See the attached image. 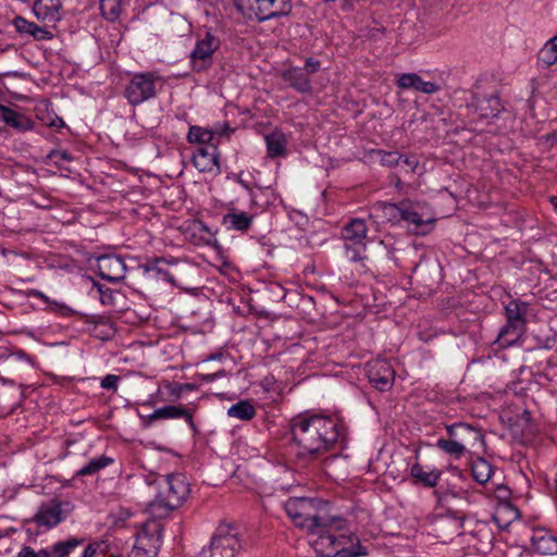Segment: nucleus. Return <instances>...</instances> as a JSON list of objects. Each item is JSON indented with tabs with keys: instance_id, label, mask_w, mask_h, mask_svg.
<instances>
[{
	"instance_id": "nucleus-1",
	"label": "nucleus",
	"mask_w": 557,
	"mask_h": 557,
	"mask_svg": "<svg viewBox=\"0 0 557 557\" xmlns=\"http://www.w3.org/2000/svg\"><path fill=\"white\" fill-rule=\"evenodd\" d=\"M290 432L299 447L297 458L311 461L333 450L344 440L345 426L336 417L305 413L292 419Z\"/></svg>"
},
{
	"instance_id": "nucleus-2",
	"label": "nucleus",
	"mask_w": 557,
	"mask_h": 557,
	"mask_svg": "<svg viewBox=\"0 0 557 557\" xmlns=\"http://www.w3.org/2000/svg\"><path fill=\"white\" fill-rule=\"evenodd\" d=\"M284 508L297 528L318 536L314 542L317 549L336 548L335 532L345 529V520L329 513L326 503L306 497L289 498Z\"/></svg>"
},
{
	"instance_id": "nucleus-3",
	"label": "nucleus",
	"mask_w": 557,
	"mask_h": 557,
	"mask_svg": "<svg viewBox=\"0 0 557 557\" xmlns=\"http://www.w3.org/2000/svg\"><path fill=\"white\" fill-rule=\"evenodd\" d=\"M154 483L158 493L147 506V511L153 519L168 517L186 500L190 493V484L182 473L161 475Z\"/></svg>"
},
{
	"instance_id": "nucleus-4",
	"label": "nucleus",
	"mask_w": 557,
	"mask_h": 557,
	"mask_svg": "<svg viewBox=\"0 0 557 557\" xmlns=\"http://www.w3.org/2000/svg\"><path fill=\"white\" fill-rule=\"evenodd\" d=\"M237 10L248 20L264 22L289 15L290 0H237Z\"/></svg>"
},
{
	"instance_id": "nucleus-5",
	"label": "nucleus",
	"mask_w": 557,
	"mask_h": 557,
	"mask_svg": "<svg viewBox=\"0 0 557 557\" xmlns=\"http://www.w3.org/2000/svg\"><path fill=\"white\" fill-rule=\"evenodd\" d=\"M344 252L347 260L358 262L363 259L367 248L368 227L362 219H351L341 231Z\"/></svg>"
},
{
	"instance_id": "nucleus-6",
	"label": "nucleus",
	"mask_w": 557,
	"mask_h": 557,
	"mask_svg": "<svg viewBox=\"0 0 557 557\" xmlns=\"http://www.w3.org/2000/svg\"><path fill=\"white\" fill-rule=\"evenodd\" d=\"M239 533L235 525L220 524L208 548L201 552V557H234L240 548Z\"/></svg>"
},
{
	"instance_id": "nucleus-7",
	"label": "nucleus",
	"mask_w": 557,
	"mask_h": 557,
	"mask_svg": "<svg viewBox=\"0 0 557 557\" xmlns=\"http://www.w3.org/2000/svg\"><path fill=\"white\" fill-rule=\"evenodd\" d=\"M158 77L152 72L136 73L124 89V97L131 106H139L157 95Z\"/></svg>"
},
{
	"instance_id": "nucleus-8",
	"label": "nucleus",
	"mask_w": 557,
	"mask_h": 557,
	"mask_svg": "<svg viewBox=\"0 0 557 557\" xmlns=\"http://www.w3.org/2000/svg\"><path fill=\"white\" fill-rule=\"evenodd\" d=\"M221 41L211 32H206L203 37H198L195 48L191 50L190 65L195 72H205L213 63V53L220 48Z\"/></svg>"
},
{
	"instance_id": "nucleus-9",
	"label": "nucleus",
	"mask_w": 557,
	"mask_h": 557,
	"mask_svg": "<svg viewBox=\"0 0 557 557\" xmlns=\"http://www.w3.org/2000/svg\"><path fill=\"white\" fill-rule=\"evenodd\" d=\"M30 369L32 362L25 352L21 350L12 352L5 347H0L1 379L14 381L16 377H20L22 372Z\"/></svg>"
},
{
	"instance_id": "nucleus-10",
	"label": "nucleus",
	"mask_w": 557,
	"mask_h": 557,
	"mask_svg": "<svg viewBox=\"0 0 557 557\" xmlns=\"http://www.w3.org/2000/svg\"><path fill=\"white\" fill-rule=\"evenodd\" d=\"M146 525L138 532L133 549L128 557H156L161 546V531L159 524L153 523L152 529Z\"/></svg>"
},
{
	"instance_id": "nucleus-11",
	"label": "nucleus",
	"mask_w": 557,
	"mask_h": 557,
	"mask_svg": "<svg viewBox=\"0 0 557 557\" xmlns=\"http://www.w3.org/2000/svg\"><path fill=\"white\" fill-rule=\"evenodd\" d=\"M369 382L377 391L385 392L392 388L395 381V371L386 360H372L366 364Z\"/></svg>"
},
{
	"instance_id": "nucleus-12",
	"label": "nucleus",
	"mask_w": 557,
	"mask_h": 557,
	"mask_svg": "<svg viewBox=\"0 0 557 557\" xmlns=\"http://www.w3.org/2000/svg\"><path fill=\"white\" fill-rule=\"evenodd\" d=\"M220 152L216 144H209L196 149L193 154V163L195 168L202 173L213 172L221 173Z\"/></svg>"
},
{
	"instance_id": "nucleus-13",
	"label": "nucleus",
	"mask_w": 557,
	"mask_h": 557,
	"mask_svg": "<svg viewBox=\"0 0 557 557\" xmlns=\"http://www.w3.org/2000/svg\"><path fill=\"white\" fill-rule=\"evenodd\" d=\"M469 107L481 119H494L503 110L499 97L495 92L490 95L474 94Z\"/></svg>"
},
{
	"instance_id": "nucleus-14",
	"label": "nucleus",
	"mask_w": 557,
	"mask_h": 557,
	"mask_svg": "<svg viewBox=\"0 0 557 557\" xmlns=\"http://www.w3.org/2000/svg\"><path fill=\"white\" fill-rule=\"evenodd\" d=\"M183 418L188 423L190 429L194 432H197V428L193 420V414L189 410L180 407V406H164L161 408L156 409L151 414L148 416H140V419L143 420V423L146 428H149L151 423L156 420L160 419H178Z\"/></svg>"
},
{
	"instance_id": "nucleus-15",
	"label": "nucleus",
	"mask_w": 557,
	"mask_h": 557,
	"mask_svg": "<svg viewBox=\"0 0 557 557\" xmlns=\"http://www.w3.org/2000/svg\"><path fill=\"white\" fill-rule=\"evenodd\" d=\"M62 506V503L57 500L42 504L39 507L37 513L34 516V522H36L39 527H45L47 529H51L58 525L65 519V513Z\"/></svg>"
},
{
	"instance_id": "nucleus-16",
	"label": "nucleus",
	"mask_w": 557,
	"mask_h": 557,
	"mask_svg": "<svg viewBox=\"0 0 557 557\" xmlns=\"http://www.w3.org/2000/svg\"><path fill=\"white\" fill-rule=\"evenodd\" d=\"M448 437L457 443H461L467 448L468 445L474 446L478 442H482L484 436L479 429L468 423H453L446 425Z\"/></svg>"
},
{
	"instance_id": "nucleus-17",
	"label": "nucleus",
	"mask_w": 557,
	"mask_h": 557,
	"mask_svg": "<svg viewBox=\"0 0 557 557\" xmlns=\"http://www.w3.org/2000/svg\"><path fill=\"white\" fill-rule=\"evenodd\" d=\"M126 265L117 256H101L98 259L99 275L109 282H120L124 278Z\"/></svg>"
},
{
	"instance_id": "nucleus-18",
	"label": "nucleus",
	"mask_w": 557,
	"mask_h": 557,
	"mask_svg": "<svg viewBox=\"0 0 557 557\" xmlns=\"http://www.w3.org/2000/svg\"><path fill=\"white\" fill-rule=\"evenodd\" d=\"M531 547L542 556L557 555V536L546 529H534L531 536Z\"/></svg>"
},
{
	"instance_id": "nucleus-19",
	"label": "nucleus",
	"mask_w": 557,
	"mask_h": 557,
	"mask_svg": "<svg viewBox=\"0 0 557 557\" xmlns=\"http://www.w3.org/2000/svg\"><path fill=\"white\" fill-rule=\"evenodd\" d=\"M397 86L401 89H413L426 95L437 92L441 87L435 82H425L417 73H404L397 78Z\"/></svg>"
},
{
	"instance_id": "nucleus-20",
	"label": "nucleus",
	"mask_w": 557,
	"mask_h": 557,
	"mask_svg": "<svg viewBox=\"0 0 557 557\" xmlns=\"http://www.w3.org/2000/svg\"><path fill=\"white\" fill-rule=\"evenodd\" d=\"M61 0H35L33 12L38 21L57 23L61 20Z\"/></svg>"
},
{
	"instance_id": "nucleus-21",
	"label": "nucleus",
	"mask_w": 557,
	"mask_h": 557,
	"mask_svg": "<svg viewBox=\"0 0 557 557\" xmlns=\"http://www.w3.org/2000/svg\"><path fill=\"white\" fill-rule=\"evenodd\" d=\"M282 78L292 88L301 92L310 94L312 91V84L307 73L299 66H290L282 73Z\"/></svg>"
},
{
	"instance_id": "nucleus-22",
	"label": "nucleus",
	"mask_w": 557,
	"mask_h": 557,
	"mask_svg": "<svg viewBox=\"0 0 557 557\" xmlns=\"http://www.w3.org/2000/svg\"><path fill=\"white\" fill-rule=\"evenodd\" d=\"M0 121L17 132H27L34 128V122L23 113L0 104Z\"/></svg>"
},
{
	"instance_id": "nucleus-23",
	"label": "nucleus",
	"mask_w": 557,
	"mask_h": 557,
	"mask_svg": "<svg viewBox=\"0 0 557 557\" xmlns=\"http://www.w3.org/2000/svg\"><path fill=\"white\" fill-rule=\"evenodd\" d=\"M12 25L18 34L32 36L35 40H50L53 37L51 32L21 15L14 16Z\"/></svg>"
},
{
	"instance_id": "nucleus-24",
	"label": "nucleus",
	"mask_w": 557,
	"mask_h": 557,
	"mask_svg": "<svg viewBox=\"0 0 557 557\" xmlns=\"http://www.w3.org/2000/svg\"><path fill=\"white\" fill-rule=\"evenodd\" d=\"M253 222V215L248 214L244 211L231 209L226 214L223 215L222 224L231 231L245 232L250 228Z\"/></svg>"
},
{
	"instance_id": "nucleus-25",
	"label": "nucleus",
	"mask_w": 557,
	"mask_h": 557,
	"mask_svg": "<svg viewBox=\"0 0 557 557\" xmlns=\"http://www.w3.org/2000/svg\"><path fill=\"white\" fill-rule=\"evenodd\" d=\"M406 203H392L377 201L373 205L372 210L376 216H382L391 223H399L403 221Z\"/></svg>"
},
{
	"instance_id": "nucleus-26",
	"label": "nucleus",
	"mask_w": 557,
	"mask_h": 557,
	"mask_svg": "<svg viewBox=\"0 0 557 557\" xmlns=\"http://www.w3.org/2000/svg\"><path fill=\"white\" fill-rule=\"evenodd\" d=\"M524 332L525 325L506 322V324L500 329L495 343L503 348L512 346L521 338Z\"/></svg>"
},
{
	"instance_id": "nucleus-27",
	"label": "nucleus",
	"mask_w": 557,
	"mask_h": 557,
	"mask_svg": "<svg viewBox=\"0 0 557 557\" xmlns=\"http://www.w3.org/2000/svg\"><path fill=\"white\" fill-rule=\"evenodd\" d=\"M403 221L407 222L410 230L417 235L428 234L434 223L433 219H422L421 215L408 205H406Z\"/></svg>"
},
{
	"instance_id": "nucleus-28",
	"label": "nucleus",
	"mask_w": 557,
	"mask_h": 557,
	"mask_svg": "<svg viewBox=\"0 0 557 557\" xmlns=\"http://www.w3.org/2000/svg\"><path fill=\"white\" fill-rule=\"evenodd\" d=\"M177 263V259L175 258H164V257H154L147 259L145 263L140 265L145 273L156 272L158 275L162 276V278L166 282L173 283V275L163 268V265H170Z\"/></svg>"
},
{
	"instance_id": "nucleus-29",
	"label": "nucleus",
	"mask_w": 557,
	"mask_h": 557,
	"mask_svg": "<svg viewBox=\"0 0 557 557\" xmlns=\"http://www.w3.org/2000/svg\"><path fill=\"white\" fill-rule=\"evenodd\" d=\"M267 153L269 158H278L286 154V137L280 131H274L264 136Z\"/></svg>"
},
{
	"instance_id": "nucleus-30",
	"label": "nucleus",
	"mask_w": 557,
	"mask_h": 557,
	"mask_svg": "<svg viewBox=\"0 0 557 557\" xmlns=\"http://www.w3.org/2000/svg\"><path fill=\"white\" fill-rule=\"evenodd\" d=\"M411 476L424 486L434 487L437 485L442 472L440 470H425L420 463H414L410 469Z\"/></svg>"
},
{
	"instance_id": "nucleus-31",
	"label": "nucleus",
	"mask_w": 557,
	"mask_h": 557,
	"mask_svg": "<svg viewBox=\"0 0 557 557\" xmlns=\"http://www.w3.org/2000/svg\"><path fill=\"white\" fill-rule=\"evenodd\" d=\"M529 308V304L521 301L520 299L510 300L505 306V315L507 322H513L519 324H527L525 314Z\"/></svg>"
},
{
	"instance_id": "nucleus-32",
	"label": "nucleus",
	"mask_w": 557,
	"mask_h": 557,
	"mask_svg": "<svg viewBox=\"0 0 557 557\" xmlns=\"http://www.w3.org/2000/svg\"><path fill=\"white\" fill-rule=\"evenodd\" d=\"M84 543L83 539L70 537L59 541L52 546L47 547L48 557H67L76 547Z\"/></svg>"
},
{
	"instance_id": "nucleus-33",
	"label": "nucleus",
	"mask_w": 557,
	"mask_h": 557,
	"mask_svg": "<svg viewBox=\"0 0 557 557\" xmlns=\"http://www.w3.org/2000/svg\"><path fill=\"white\" fill-rule=\"evenodd\" d=\"M537 62L548 67L557 62V35L550 38L537 53Z\"/></svg>"
},
{
	"instance_id": "nucleus-34",
	"label": "nucleus",
	"mask_w": 557,
	"mask_h": 557,
	"mask_svg": "<svg viewBox=\"0 0 557 557\" xmlns=\"http://www.w3.org/2000/svg\"><path fill=\"white\" fill-rule=\"evenodd\" d=\"M187 141L190 144H199L207 146L213 144L214 138L213 129H208L198 125H191L187 133Z\"/></svg>"
},
{
	"instance_id": "nucleus-35",
	"label": "nucleus",
	"mask_w": 557,
	"mask_h": 557,
	"mask_svg": "<svg viewBox=\"0 0 557 557\" xmlns=\"http://www.w3.org/2000/svg\"><path fill=\"white\" fill-rule=\"evenodd\" d=\"M227 414L232 418L248 421L256 416V409L250 401L240 400L228 408Z\"/></svg>"
},
{
	"instance_id": "nucleus-36",
	"label": "nucleus",
	"mask_w": 557,
	"mask_h": 557,
	"mask_svg": "<svg viewBox=\"0 0 557 557\" xmlns=\"http://www.w3.org/2000/svg\"><path fill=\"white\" fill-rule=\"evenodd\" d=\"M493 468L490 462H487L484 458L479 457L472 463V475L473 479L480 483H486L492 475Z\"/></svg>"
},
{
	"instance_id": "nucleus-37",
	"label": "nucleus",
	"mask_w": 557,
	"mask_h": 557,
	"mask_svg": "<svg viewBox=\"0 0 557 557\" xmlns=\"http://www.w3.org/2000/svg\"><path fill=\"white\" fill-rule=\"evenodd\" d=\"M113 462V459L110 457H107L104 455L98 456L96 458L90 459L84 467H82L76 475L84 476V475H91L100 471L101 469L106 468L107 466L111 465Z\"/></svg>"
},
{
	"instance_id": "nucleus-38",
	"label": "nucleus",
	"mask_w": 557,
	"mask_h": 557,
	"mask_svg": "<svg viewBox=\"0 0 557 557\" xmlns=\"http://www.w3.org/2000/svg\"><path fill=\"white\" fill-rule=\"evenodd\" d=\"M435 446L455 459H459L467 451V448L462 446L461 443H457V441H454L450 437L438 438Z\"/></svg>"
},
{
	"instance_id": "nucleus-39",
	"label": "nucleus",
	"mask_w": 557,
	"mask_h": 557,
	"mask_svg": "<svg viewBox=\"0 0 557 557\" xmlns=\"http://www.w3.org/2000/svg\"><path fill=\"white\" fill-rule=\"evenodd\" d=\"M102 15L111 22L119 18L121 14V0H99Z\"/></svg>"
},
{
	"instance_id": "nucleus-40",
	"label": "nucleus",
	"mask_w": 557,
	"mask_h": 557,
	"mask_svg": "<svg viewBox=\"0 0 557 557\" xmlns=\"http://www.w3.org/2000/svg\"><path fill=\"white\" fill-rule=\"evenodd\" d=\"M110 543L107 540L97 541L86 546L83 557H107L110 550Z\"/></svg>"
},
{
	"instance_id": "nucleus-41",
	"label": "nucleus",
	"mask_w": 557,
	"mask_h": 557,
	"mask_svg": "<svg viewBox=\"0 0 557 557\" xmlns=\"http://www.w3.org/2000/svg\"><path fill=\"white\" fill-rule=\"evenodd\" d=\"M28 296L41 299L45 304L49 305L52 310L61 312L62 314H67L71 311L67 306L61 305L54 300L51 301L42 292L38 289H30L28 292Z\"/></svg>"
},
{
	"instance_id": "nucleus-42",
	"label": "nucleus",
	"mask_w": 557,
	"mask_h": 557,
	"mask_svg": "<svg viewBox=\"0 0 557 557\" xmlns=\"http://www.w3.org/2000/svg\"><path fill=\"white\" fill-rule=\"evenodd\" d=\"M381 163L388 168L401 165V153L397 151L383 152Z\"/></svg>"
},
{
	"instance_id": "nucleus-43",
	"label": "nucleus",
	"mask_w": 557,
	"mask_h": 557,
	"mask_svg": "<svg viewBox=\"0 0 557 557\" xmlns=\"http://www.w3.org/2000/svg\"><path fill=\"white\" fill-rule=\"evenodd\" d=\"M95 286L100 294L101 304L112 306L115 302V293L111 288H106L99 283H95Z\"/></svg>"
},
{
	"instance_id": "nucleus-44",
	"label": "nucleus",
	"mask_w": 557,
	"mask_h": 557,
	"mask_svg": "<svg viewBox=\"0 0 557 557\" xmlns=\"http://www.w3.org/2000/svg\"><path fill=\"white\" fill-rule=\"evenodd\" d=\"M17 557H48V555L47 549L45 548L35 550L33 547L28 545H23L20 552L17 553Z\"/></svg>"
},
{
	"instance_id": "nucleus-45",
	"label": "nucleus",
	"mask_w": 557,
	"mask_h": 557,
	"mask_svg": "<svg viewBox=\"0 0 557 557\" xmlns=\"http://www.w3.org/2000/svg\"><path fill=\"white\" fill-rule=\"evenodd\" d=\"M308 76L315 74L321 69V61L312 57L306 58L305 65L301 67Z\"/></svg>"
},
{
	"instance_id": "nucleus-46",
	"label": "nucleus",
	"mask_w": 557,
	"mask_h": 557,
	"mask_svg": "<svg viewBox=\"0 0 557 557\" xmlns=\"http://www.w3.org/2000/svg\"><path fill=\"white\" fill-rule=\"evenodd\" d=\"M476 533L481 534V539L480 541L485 543V544H491L493 539H494V535H493V532L490 530V528L487 527L486 523H479L476 525Z\"/></svg>"
},
{
	"instance_id": "nucleus-47",
	"label": "nucleus",
	"mask_w": 557,
	"mask_h": 557,
	"mask_svg": "<svg viewBox=\"0 0 557 557\" xmlns=\"http://www.w3.org/2000/svg\"><path fill=\"white\" fill-rule=\"evenodd\" d=\"M120 376L115 374H108L101 380V387L109 391H116Z\"/></svg>"
},
{
	"instance_id": "nucleus-48",
	"label": "nucleus",
	"mask_w": 557,
	"mask_h": 557,
	"mask_svg": "<svg viewBox=\"0 0 557 557\" xmlns=\"http://www.w3.org/2000/svg\"><path fill=\"white\" fill-rule=\"evenodd\" d=\"M418 164L419 162L414 157H407L401 154V168H406L407 170L413 172Z\"/></svg>"
},
{
	"instance_id": "nucleus-49",
	"label": "nucleus",
	"mask_w": 557,
	"mask_h": 557,
	"mask_svg": "<svg viewBox=\"0 0 557 557\" xmlns=\"http://www.w3.org/2000/svg\"><path fill=\"white\" fill-rule=\"evenodd\" d=\"M235 181L249 193L251 202L253 205H256L257 201H256V197H255V194L252 191V188L250 187L249 183H247L246 181L243 180L242 173L235 175Z\"/></svg>"
},
{
	"instance_id": "nucleus-50",
	"label": "nucleus",
	"mask_w": 557,
	"mask_h": 557,
	"mask_svg": "<svg viewBox=\"0 0 557 557\" xmlns=\"http://www.w3.org/2000/svg\"><path fill=\"white\" fill-rule=\"evenodd\" d=\"M224 375H225V371L221 370V371H218L215 373L197 374V377H199V380L201 382L210 383V382H213L214 380H216L219 377H222Z\"/></svg>"
},
{
	"instance_id": "nucleus-51",
	"label": "nucleus",
	"mask_w": 557,
	"mask_h": 557,
	"mask_svg": "<svg viewBox=\"0 0 557 557\" xmlns=\"http://www.w3.org/2000/svg\"><path fill=\"white\" fill-rule=\"evenodd\" d=\"M166 388L169 389L171 395H174L175 397H180L181 394L184 392L182 384L180 383H169L166 385Z\"/></svg>"
},
{
	"instance_id": "nucleus-52",
	"label": "nucleus",
	"mask_w": 557,
	"mask_h": 557,
	"mask_svg": "<svg viewBox=\"0 0 557 557\" xmlns=\"http://www.w3.org/2000/svg\"><path fill=\"white\" fill-rule=\"evenodd\" d=\"M510 495V491L506 486H498L497 487V497L500 499H506Z\"/></svg>"
},
{
	"instance_id": "nucleus-53",
	"label": "nucleus",
	"mask_w": 557,
	"mask_h": 557,
	"mask_svg": "<svg viewBox=\"0 0 557 557\" xmlns=\"http://www.w3.org/2000/svg\"><path fill=\"white\" fill-rule=\"evenodd\" d=\"M49 125L50 126H53V127H57V128H62L65 126V123L64 121L59 117V116H55L54 119H52L50 122H49Z\"/></svg>"
},
{
	"instance_id": "nucleus-54",
	"label": "nucleus",
	"mask_w": 557,
	"mask_h": 557,
	"mask_svg": "<svg viewBox=\"0 0 557 557\" xmlns=\"http://www.w3.org/2000/svg\"><path fill=\"white\" fill-rule=\"evenodd\" d=\"M503 508L507 511H510L512 515H513V518H518L519 517V511L517 508H515L511 504L509 503H506L504 504Z\"/></svg>"
},
{
	"instance_id": "nucleus-55",
	"label": "nucleus",
	"mask_w": 557,
	"mask_h": 557,
	"mask_svg": "<svg viewBox=\"0 0 557 557\" xmlns=\"http://www.w3.org/2000/svg\"><path fill=\"white\" fill-rule=\"evenodd\" d=\"M213 132H214V134H218L221 136V135L227 134L233 131L230 128L228 123H225L224 126L222 127V129L215 128Z\"/></svg>"
},
{
	"instance_id": "nucleus-56",
	"label": "nucleus",
	"mask_w": 557,
	"mask_h": 557,
	"mask_svg": "<svg viewBox=\"0 0 557 557\" xmlns=\"http://www.w3.org/2000/svg\"><path fill=\"white\" fill-rule=\"evenodd\" d=\"M55 154L60 156V158L62 160H66V161H70L72 160L70 153L67 151H60V152H54Z\"/></svg>"
},
{
	"instance_id": "nucleus-57",
	"label": "nucleus",
	"mask_w": 557,
	"mask_h": 557,
	"mask_svg": "<svg viewBox=\"0 0 557 557\" xmlns=\"http://www.w3.org/2000/svg\"><path fill=\"white\" fill-rule=\"evenodd\" d=\"M182 387H183V391H193L195 388V385L190 384V383H185V384H182Z\"/></svg>"
},
{
	"instance_id": "nucleus-58",
	"label": "nucleus",
	"mask_w": 557,
	"mask_h": 557,
	"mask_svg": "<svg viewBox=\"0 0 557 557\" xmlns=\"http://www.w3.org/2000/svg\"><path fill=\"white\" fill-rule=\"evenodd\" d=\"M222 357V354H213V355H210L207 360H215V359H220Z\"/></svg>"
},
{
	"instance_id": "nucleus-59",
	"label": "nucleus",
	"mask_w": 557,
	"mask_h": 557,
	"mask_svg": "<svg viewBox=\"0 0 557 557\" xmlns=\"http://www.w3.org/2000/svg\"><path fill=\"white\" fill-rule=\"evenodd\" d=\"M107 557H122L121 555L111 553V549L109 550V555Z\"/></svg>"
},
{
	"instance_id": "nucleus-60",
	"label": "nucleus",
	"mask_w": 557,
	"mask_h": 557,
	"mask_svg": "<svg viewBox=\"0 0 557 557\" xmlns=\"http://www.w3.org/2000/svg\"><path fill=\"white\" fill-rule=\"evenodd\" d=\"M447 496H448V495H446V496H444V497H440V500H441V502L446 500Z\"/></svg>"
}]
</instances>
